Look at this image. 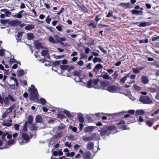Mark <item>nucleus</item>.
<instances>
[{"label":"nucleus","mask_w":159,"mask_h":159,"mask_svg":"<svg viewBox=\"0 0 159 159\" xmlns=\"http://www.w3.org/2000/svg\"><path fill=\"white\" fill-rule=\"evenodd\" d=\"M35 120L36 123H41L43 121V118L40 116L37 115L36 117Z\"/></svg>","instance_id":"ddd939ff"},{"label":"nucleus","mask_w":159,"mask_h":159,"mask_svg":"<svg viewBox=\"0 0 159 159\" xmlns=\"http://www.w3.org/2000/svg\"><path fill=\"white\" fill-rule=\"evenodd\" d=\"M49 16H48L47 17V18L45 19V21L48 24H49L50 23L51 19L49 18Z\"/></svg>","instance_id":"052dcab7"},{"label":"nucleus","mask_w":159,"mask_h":159,"mask_svg":"<svg viewBox=\"0 0 159 159\" xmlns=\"http://www.w3.org/2000/svg\"><path fill=\"white\" fill-rule=\"evenodd\" d=\"M9 62L11 65L12 63L14 62H17V61L13 58L12 59H11L9 61Z\"/></svg>","instance_id":"69168bd1"},{"label":"nucleus","mask_w":159,"mask_h":159,"mask_svg":"<svg viewBox=\"0 0 159 159\" xmlns=\"http://www.w3.org/2000/svg\"><path fill=\"white\" fill-rule=\"evenodd\" d=\"M136 113L138 115H141L145 113V111L143 110H139L136 111Z\"/></svg>","instance_id":"a18cd8bd"},{"label":"nucleus","mask_w":159,"mask_h":159,"mask_svg":"<svg viewBox=\"0 0 159 159\" xmlns=\"http://www.w3.org/2000/svg\"><path fill=\"white\" fill-rule=\"evenodd\" d=\"M27 39L28 40H31L33 39L34 38V34L32 33H29L27 34Z\"/></svg>","instance_id":"a878e982"},{"label":"nucleus","mask_w":159,"mask_h":159,"mask_svg":"<svg viewBox=\"0 0 159 159\" xmlns=\"http://www.w3.org/2000/svg\"><path fill=\"white\" fill-rule=\"evenodd\" d=\"M132 13L133 14L141 15L142 14L143 11H138L135 10H133L132 11Z\"/></svg>","instance_id":"c756f323"},{"label":"nucleus","mask_w":159,"mask_h":159,"mask_svg":"<svg viewBox=\"0 0 159 159\" xmlns=\"http://www.w3.org/2000/svg\"><path fill=\"white\" fill-rule=\"evenodd\" d=\"M28 124H31L33 123V116L31 115H29L27 118Z\"/></svg>","instance_id":"393cba45"},{"label":"nucleus","mask_w":159,"mask_h":159,"mask_svg":"<svg viewBox=\"0 0 159 159\" xmlns=\"http://www.w3.org/2000/svg\"><path fill=\"white\" fill-rule=\"evenodd\" d=\"M103 15L102 13H100L97 15L95 18V20L97 23V22L100 20L102 17Z\"/></svg>","instance_id":"412c9836"},{"label":"nucleus","mask_w":159,"mask_h":159,"mask_svg":"<svg viewBox=\"0 0 159 159\" xmlns=\"http://www.w3.org/2000/svg\"><path fill=\"white\" fill-rule=\"evenodd\" d=\"M81 9V10L84 11V13H88V9L85 7L84 5H83L82 6L80 7Z\"/></svg>","instance_id":"58836bf2"},{"label":"nucleus","mask_w":159,"mask_h":159,"mask_svg":"<svg viewBox=\"0 0 159 159\" xmlns=\"http://www.w3.org/2000/svg\"><path fill=\"white\" fill-rule=\"evenodd\" d=\"M16 140L15 139H10L7 143V144L8 145H11L15 143Z\"/></svg>","instance_id":"473e14b6"},{"label":"nucleus","mask_w":159,"mask_h":159,"mask_svg":"<svg viewBox=\"0 0 159 159\" xmlns=\"http://www.w3.org/2000/svg\"><path fill=\"white\" fill-rule=\"evenodd\" d=\"M12 124L10 123V122H8L7 123H4L3 124V125H4V126H6L7 127H10L12 125Z\"/></svg>","instance_id":"e2e57ef3"},{"label":"nucleus","mask_w":159,"mask_h":159,"mask_svg":"<svg viewBox=\"0 0 159 159\" xmlns=\"http://www.w3.org/2000/svg\"><path fill=\"white\" fill-rule=\"evenodd\" d=\"M7 134L8 133L7 132H4L2 134V139L3 140H5V137Z\"/></svg>","instance_id":"0e129e2a"},{"label":"nucleus","mask_w":159,"mask_h":159,"mask_svg":"<svg viewBox=\"0 0 159 159\" xmlns=\"http://www.w3.org/2000/svg\"><path fill=\"white\" fill-rule=\"evenodd\" d=\"M1 11L4 12L6 14V16L7 17H9L11 14V13L9 11L8 9H2L1 10Z\"/></svg>","instance_id":"aec40b11"},{"label":"nucleus","mask_w":159,"mask_h":159,"mask_svg":"<svg viewBox=\"0 0 159 159\" xmlns=\"http://www.w3.org/2000/svg\"><path fill=\"white\" fill-rule=\"evenodd\" d=\"M111 76L113 78V80H111V81H113L115 80V79L118 76L117 72H115L114 74L112 75Z\"/></svg>","instance_id":"c03bdc74"},{"label":"nucleus","mask_w":159,"mask_h":159,"mask_svg":"<svg viewBox=\"0 0 159 159\" xmlns=\"http://www.w3.org/2000/svg\"><path fill=\"white\" fill-rule=\"evenodd\" d=\"M93 139V136L85 137L84 138V140L86 141H92Z\"/></svg>","instance_id":"e433bc0d"},{"label":"nucleus","mask_w":159,"mask_h":159,"mask_svg":"<svg viewBox=\"0 0 159 159\" xmlns=\"http://www.w3.org/2000/svg\"><path fill=\"white\" fill-rule=\"evenodd\" d=\"M60 61H56L52 63V65L54 66H58L60 65Z\"/></svg>","instance_id":"8fccbe9b"},{"label":"nucleus","mask_w":159,"mask_h":159,"mask_svg":"<svg viewBox=\"0 0 159 159\" xmlns=\"http://www.w3.org/2000/svg\"><path fill=\"white\" fill-rule=\"evenodd\" d=\"M48 51L47 50H43L41 52V55L45 57L48 53Z\"/></svg>","instance_id":"37998d69"},{"label":"nucleus","mask_w":159,"mask_h":159,"mask_svg":"<svg viewBox=\"0 0 159 159\" xmlns=\"http://www.w3.org/2000/svg\"><path fill=\"white\" fill-rule=\"evenodd\" d=\"M74 80L76 82H80L82 81V79H81L80 76H77L75 77Z\"/></svg>","instance_id":"603ef678"},{"label":"nucleus","mask_w":159,"mask_h":159,"mask_svg":"<svg viewBox=\"0 0 159 159\" xmlns=\"http://www.w3.org/2000/svg\"><path fill=\"white\" fill-rule=\"evenodd\" d=\"M94 143L93 142H89L87 145V148L89 150H92L94 147Z\"/></svg>","instance_id":"9b49d317"},{"label":"nucleus","mask_w":159,"mask_h":159,"mask_svg":"<svg viewBox=\"0 0 159 159\" xmlns=\"http://www.w3.org/2000/svg\"><path fill=\"white\" fill-rule=\"evenodd\" d=\"M34 28V25H28L26 26L25 29L27 30H30Z\"/></svg>","instance_id":"a211bd4d"},{"label":"nucleus","mask_w":159,"mask_h":159,"mask_svg":"<svg viewBox=\"0 0 159 159\" xmlns=\"http://www.w3.org/2000/svg\"><path fill=\"white\" fill-rule=\"evenodd\" d=\"M54 37L56 40L58 41V42L60 40H66L65 38L62 37H60L59 36L57 35H54Z\"/></svg>","instance_id":"cd10ccee"},{"label":"nucleus","mask_w":159,"mask_h":159,"mask_svg":"<svg viewBox=\"0 0 159 159\" xmlns=\"http://www.w3.org/2000/svg\"><path fill=\"white\" fill-rule=\"evenodd\" d=\"M97 77H102L104 79H107V80L109 79V76L108 75L107 73L105 74H104V75L101 74L100 75L98 76Z\"/></svg>","instance_id":"4be33fe9"},{"label":"nucleus","mask_w":159,"mask_h":159,"mask_svg":"<svg viewBox=\"0 0 159 159\" xmlns=\"http://www.w3.org/2000/svg\"><path fill=\"white\" fill-rule=\"evenodd\" d=\"M147 89L149 92L151 93L156 92L157 91L156 89L155 88L148 87Z\"/></svg>","instance_id":"79ce46f5"},{"label":"nucleus","mask_w":159,"mask_h":159,"mask_svg":"<svg viewBox=\"0 0 159 159\" xmlns=\"http://www.w3.org/2000/svg\"><path fill=\"white\" fill-rule=\"evenodd\" d=\"M31 88L29 87V91L31 95L30 99L31 101H34L38 98V93L37 90L33 84L31 85Z\"/></svg>","instance_id":"f257e3e1"},{"label":"nucleus","mask_w":159,"mask_h":159,"mask_svg":"<svg viewBox=\"0 0 159 159\" xmlns=\"http://www.w3.org/2000/svg\"><path fill=\"white\" fill-rule=\"evenodd\" d=\"M60 68L62 70H65L68 69L69 68V66L67 65H62L60 66Z\"/></svg>","instance_id":"a19ab883"},{"label":"nucleus","mask_w":159,"mask_h":159,"mask_svg":"<svg viewBox=\"0 0 159 159\" xmlns=\"http://www.w3.org/2000/svg\"><path fill=\"white\" fill-rule=\"evenodd\" d=\"M40 103L43 105H45L46 103V100L43 98H41L39 99Z\"/></svg>","instance_id":"de8ad7c7"},{"label":"nucleus","mask_w":159,"mask_h":159,"mask_svg":"<svg viewBox=\"0 0 159 159\" xmlns=\"http://www.w3.org/2000/svg\"><path fill=\"white\" fill-rule=\"evenodd\" d=\"M30 125L29 127V128L30 131H34L37 129V127L35 126V124L32 123Z\"/></svg>","instance_id":"2eb2a0df"},{"label":"nucleus","mask_w":159,"mask_h":159,"mask_svg":"<svg viewBox=\"0 0 159 159\" xmlns=\"http://www.w3.org/2000/svg\"><path fill=\"white\" fill-rule=\"evenodd\" d=\"M80 147V146L78 144H75L74 146V148L76 151H77L79 148Z\"/></svg>","instance_id":"338daca9"},{"label":"nucleus","mask_w":159,"mask_h":159,"mask_svg":"<svg viewBox=\"0 0 159 159\" xmlns=\"http://www.w3.org/2000/svg\"><path fill=\"white\" fill-rule=\"evenodd\" d=\"M100 84L103 89L109 91V82L106 80L100 81Z\"/></svg>","instance_id":"7ed1b4c3"},{"label":"nucleus","mask_w":159,"mask_h":159,"mask_svg":"<svg viewBox=\"0 0 159 159\" xmlns=\"http://www.w3.org/2000/svg\"><path fill=\"white\" fill-rule=\"evenodd\" d=\"M14 126L15 130H19L20 125L19 124H16L14 125Z\"/></svg>","instance_id":"13d9d810"},{"label":"nucleus","mask_w":159,"mask_h":159,"mask_svg":"<svg viewBox=\"0 0 159 159\" xmlns=\"http://www.w3.org/2000/svg\"><path fill=\"white\" fill-rule=\"evenodd\" d=\"M28 121H26L23 126V130L24 132H26L28 131Z\"/></svg>","instance_id":"72a5a7b5"},{"label":"nucleus","mask_w":159,"mask_h":159,"mask_svg":"<svg viewBox=\"0 0 159 159\" xmlns=\"http://www.w3.org/2000/svg\"><path fill=\"white\" fill-rule=\"evenodd\" d=\"M24 10L20 11L17 14L13 15L14 17H16L19 18H21L22 17V13L24 12Z\"/></svg>","instance_id":"4468645a"},{"label":"nucleus","mask_w":159,"mask_h":159,"mask_svg":"<svg viewBox=\"0 0 159 159\" xmlns=\"http://www.w3.org/2000/svg\"><path fill=\"white\" fill-rule=\"evenodd\" d=\"M100 81V80L99 79H94L93 80V84L94 85V87L98 83V82Z\"/></svg>","instance_id":"49530a36"},{"label":"nucleus","mask_w":159,"mask_h":159,"mask_svg":"<svg viewBox=\"0 0 159 159\" xmlns=\"http://www.w3.org/2000/svg\"><path fill=\"white\" fill-rule=\"evenodd\" d=\"M5 50L4 49H1L0 50V56L2 57L5 55L4 53Z\"/></svg>","instance_id":"5fc2aeb1"},{"label":"nucleus","mask_w":159,"mask_h":159,"mask_svg":"<svg viewBox=\"0 0 159 159\" xmlns=\"http://www.w3.org/2000/svg\"><path fill=\"white\" fill-rule=\"evenodd\" d=\"M77 117L80 122L81 123L84 122V119L83 116L81 115L78 116Z\"/></svg>","instance_id":"c85d7f7f"},{"label":"nucleus","mask_w":159,"mask_h":159,"mask_svg":"<svg viewBox=\"0 0 159 159\" xmlns=\"http://www.w3.org/2000/svg\"><path fill=\"white\" fill-rule=\"evenodd\" d=\"M110 134H113L117 132L116 129V126L114 125H111L110 126Z\"/></svg>","instance_id":"f8f14e48"},{"label":"nucleus","mask_w":159,"mask_h":159,"mask_svg":"<svg viewBox=\"0 0 159 159\" xmlns=\"http://www.w3.org/2000/svg\"><path fill=\"white\" fill-rule=\"evenodd\" d=\"M97 23L93 22L92 23H90L89 24L88 26H92L93 29L96 28L97 27Z\"/></svg>","instance_id":"4c0bfd02"},{"label":"nucleus","mask_w":159,"mask_h":159,"mask_svg":"<svg viewBox=\"0 0 159 159\" xmlns=\"http://www.w3.org/2000/svg\"><path fill=\"white\" fill-rule=\"evenodd\" d=\"M57 117L58 118H60L61 119L66 118L65 116L64 115L60 114H58Z\"/></svg>","instance_id":"3c124183"},{"label":"nucleus","mask_w":159,"mask_h":159,"mask_svg":"<svg viewBox=\"0 0 159 159\" xmlns=\"http://www.w3.org/2000/svg\"><path fill=\"white\" fill-rule=\"evenodd\" d=\"M9 99L8 97H5L4 100V102L6 104H8L9 103Z\"/></svg>","instance_id":"4d7b16f0"},{"label":"nucleus","mask_w":159,"mask_h":159,"mask_svg":"<svg viewBox=\"0 0 159 159\" xmlns=\"http://www.w3.org/2000/svg\"><path fill=\"white\" fill-rule=\"evenodd\" d=\"M139 101L143 104H151L152 102L148 96H141L139 98Z\"/></svg>","instance_id":"f03ea898"},{"label":"nucleus","mask_w":159,"mask_h":159,"mask_svg":"<svg viewBox=\"0 0 159 159\" xmlns=\"http://www.w3.org/2000/svg\"><path fill=\"white\" fill-rule=\"evenodd\" d=\"M120 6L126 8H131L132 7L131 4L130 3H122L120 4Z\"/></svg>","instance_id":"6e6552de"},{"label":"nucleus","mask_w":159,"mask_h":159,"mask_svg":"<svg viewBox=\"0 0 159 159\" xmlns=\"http://www.w3.org/2000/svg\"><path fill=\"white\" fill-rule=\"evenodd\" d=\"M150 24L149 22H143L140 23L138 25L139 27H145L149 26Z\"/></svg>","instance_id":"b1692460"},{"label":"nucleus","mask_w":159,"mask_h":159,"mask_svg":"<svg viewBox=\"0 0 159 159\" xmlns=\"http://www.w3.org/2000/svg\"><path fill=\"white\" fill-rule=\"evenodd\" d=\"M93 62L94 63H95L97 62L100 63L102 62V60L101 58L99 57L98 58L96 57H95L94 58L93 60Z\"/></svg>","instance_id":"bb28decb"},{"label":"nucleus","mask_w":159,"mask_h":159,"mask_svg":"<svg viewBox=\"0 0 159 159\" xmlns=\"http://www.w3.org/2000/svg\"><path fill=\"white\" fill-rule=\"evenodd\" d=\"M35 48L37 49H39L40 48L43 47L42 44L39 42H36L35 44Z\"/></svg>","instance_id":"f704fd0d"},{"label":"nucleus","mask_w":159,"mask_h":159,"mask_svg":"<svg viewBox=\"0 0 159 159\" xmlns=\"http://www.w3.org/2000/svg\"><path fill=\"white\" fill-rule=\"evenodd\" d=\"M48 40L50 42H51L53 43H57V42L56 41L53 37L52 36H50L49 37V38L48 39Z\"/></svg>","instance_id":"2f4dec72"},{"label":"nucleus","mask_w":159,"mask_h":159,"mask_svg":"<svg viewBox=\"0 0 159 159\" xmlns=\"http://www.w3.org/2000/svg\"><path fill=\"white\" fill-rule=\"evenodd\" d=\"M109 131V126H104L100 130V134L101 136H104L106 135H109L108 133Z\"/></svg>","instance_id":"20e7f679"},{"label":"nucleus","mask_w":159,"mask_h":159,"mask_svg":"<svg viewBox=\"0 0 159 159\" xmlns=\"http://www.w3.org/2000/svg\"><path fill=\"white\" fill-rule=\"evenodd\" d=\"M91 153L89 152H88L84 153L83 155V157L84 159H90Z\"/></svg>","instance_id":"f3484780"},{"label":"nucleus","mask_w":159,"mask_h":159,"mask_svg":"<svg viewBox=\"0 0 159 159\" xmlns=\"http://www.w3.org/2000/svg\"><path fill=\"white\" fill-rule=\"evenodd\" d=\"M96 128V127L94 126H88L85 128L84 132L86 133L92 132Z\"/></svg>","instance_id":"0eeeda50"},{"label":"nucleus","mask_w":159,"mask_h":159,"mask_svg":"<svg viewBox=\"0 0 159 159\" xmlns=\"http://www.w3.org/2000/svg\"><path fill=\"white\" fill-rule=\"evenodd\" d=\"M23 33L22 32H19L18 33L17 35V38H16L17 40H20L21 39V38L20 37L22 35Z\"/></svg>","instance_id":"09e8293b"},{"label":"nucleus","mask_w":159,"mask_h":159,"mask_svg":"<svg viewBox=\"0 0 159 159\" xmlns=\"http://www.w3.org/2000/svg\"><path fill=\"white\" fill-rule=\"evenodd\" d=\"M141 81L143 84H147L148 83L149 80L147 77L142 76L141 77Z\"/></svg>","instance_id":"1a4fd4ad"},{"label":"nucleus","mask_w":159,"mask_h":159,"mask_svg":"<svg viewBox=\"0 0 159 159\" xmlns=\"http://www.w3.org/2000/svg\"><path fill=\"white\" fill-rule=\"evenodd\" d=\"M117 91V89L115 86L113 85L110 86V92L115 93Z\"/></svg>","instance_id":"7c9ffc66"},{"label":"nucleus","mask_w":159,"mask_h":159,"mask_svg":"<svg viewBox=\"0 0 159 159\" xmlns=\"http://www.w3.org/2000/svg\"><path fill=\"white\" fill-rule=\"evenodd\" d=\"M8 97L9 98V99L12 102H14L16 101L15 99L10 94H8Z\"/></svg>","instance_id":"864d4df0"},{"label":"nucleus","mask_w":159,"mask_h":159,"mask_svg":"<svg viewBox=\"0 0 159 159\" xmlns=\"http://www.w3.org/2000/svg\"><path fill=\"white\" fill-rule=\"evenodd\" d=\"M24 74V71L23 70H18L17 72V76L19 77H22Z\"/></svg>","instance_id":"5701e85b"},{"label":"nucleus","mask_w":159,"mask_h":159,"mask_svg":"<svg viewBox=\"0 0 159 159\" xmlns=\"http://www.w3.org/2000/svg\"><path fill=\"white\" fill-rule=\"evenodd\" d=\"M73 74L74 76H77L80 77L81 75V73L80 72L77 70H75L73 72Z\"/></svg>","instance_id":"c9c22d12"},{"label":"nucleus","mask_w":159,"mask_h":159,"mask_svg":"<svg viewBox=\"0 0 159 159\" xmlns=\"http://www.w3.org/2000/svg\"><path fill=\"white\" fill-rule=\"evenodd\" d=\"M21 23V21H19L18 20H12L8 22L9 25H11L12 26L19 25Z\"/></svg>","instance_id":"423d86ee"},{"label":"nucleus","mask_w":159,"mask_h":159,"mask_svg":"<svg viewBox=\"0 0 159 159\" xmlns=\"http://www.w3.org/2000/svg\"><path fill=\"white\" fill-rule=\"evenodd\" d=\"M146 124L150 127H151L153 125V123L151 121H147L146 122Z\"/></svg>","instance_id":"6e6d98bb"},{"label":"nucleus","mask_w":159,"mask_h":159,"mask_svg":"<svg viewBox=\"0 0 159 159\" xmlns=\"http://www.w3.org/2000/svg\"><path fill=\"white\" fill-rule=\"evenodd\" d=\"M103 68V66L100 64H97L94 69H93L92 72H94L96 73V74L99 71V70Z\"/></svg>","instance_id":"39448f33"},{"label":"nucleus","mask_w":159,"mask_h":159,"mask_svg":"<svg viewBox=\"0 0 159 159\" xmlns=\"http://www.w3.org/2000/svg\"><path fill=\"white\" fill-rule=\"evenodd\" d=\"M9 20H1V23L3 24H6L8 21Z\"/></svg>","instance_id":"774afa93"},{"label":"nucleus","mask_w":159,"mask_h":159,"mask_svg":"<svg viewBox=\"0 0 159 159\" xmlns=\"http://www.w3.org/2000/svg\"><path fill=\"white\" fill-rule=\"evenodd\" d=\"M132 70L134 73L135 74L139 73L140 72V71L137 68H133L132 69Z\"/></svg>","instance_id":"680f3d73"},{"label":"nucleus","mask_w":159,"mask_h":159,"mask_svg":"<svg viewBox=\"0 0 159 159\" xmlns=\"http://www.w3.org/2000/svg\"><path fill=\"white\" fill-rule=\"evenodd\" d=\"M69 128L70 129H72V131L74 132H76L77 130V129L76 127H73L72 125L69 126Z\"/></svg>","instance_id":"bf43d9fd"},{"label":"nucleus","mask_w":159,"mask_h":159,"mask_svg":"<svg viewBox=\"0 0 159 159\" xmlns=\"http://www.w3.org/2000/svg\"><path fill=\"white\" fill-rule=\"evenodd\" d=\"M64 112L68 117L71 118V117H73V116L70 114L69 111L65 110L64 111Z\"/></svg>","instance_id":"ea45409f"},{"label":"nucleus","mask_w":159,"mask_h":159,"mask_svg":"<svg viewBox=\"0 0 159 159\" xmlns=\"http://www.w3.org/2000/svg\"><path fill=\"white\" fill-rule=\"evenodd\" d=\"M16 107V104H13L9 107L7 109V112L8 113H10L12 112V110Z\"/></svg>","instance_id":"6ab92c4d"},{"label":"nucleus","mask_w":159,"mask_h":159,"mask_svg":"<svg viewBox=\"0 0 159 159\" xmlns=\"http://www.w3.org/2000/svg\"><path fill=\"white\" fill-rule=\"evenodd\" d=\"M22 137L24 140L25 141H29L30 139L29 136L27 133H22Z\"/></svg>","instance_id":"dca6fc26"},{"label":"nucleus","mask_w":159,"mask_h":159,"mask_svg":"<svg viewBox=\"0 0 159 159\" xmlns=\"http://www.w3.org/2000/svg\"><path fill=\"white\" fill-rule=\"evenodd\" d=\"M86 86L87 87L89 88H91L92 87H94L96 88L95 87H94V85H93V80L92 79H90L87 82V84H86Z\"/></svg>","instance_id":"9d476101"}]
</instances>
